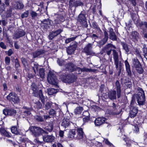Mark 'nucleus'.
Listing matches in <instances>:
<instances>
[{
    "mask_svg": "<svg viewBox=\"0 0 147 147\" xmlns=\"http://www.w3.org/2000/svg\"><path fill=\"white\" fill-rule=\"evenodd\" d=\"M69 8L72 10L73 7H74L75 8L78 6H82L84 4L82 2L80 1L77 0H68Z\"/></svg>",
    "mask_w": 147,
    "mask_h": 147,
    "instance_id": "nucleus-8",
    "label": "nucleus"
},
{
    "mask_svg": "<svg viewBox=\"0 0 147 147\" xmlns=\"http://www.w3.org/2000/svg\"><path fill=\"white\" fill-rule=\"evenodd\" d=\"M0 132L4 136L7 137H10V136L9 133L3 127H1L0 128Z\"/></svg>",
    "mask_w": 147,
    "mask_h": 147,
    "instance_id": "nucleus-36",
    "label": "nucleus"
},
{
    "mask_svg": "<svg viewBox=\"0 0 147 147\" xmlns=\"http://www.w3.org/2000/svg\"><path fill=\"white\" fill-rule=\"evenodd\" d=\"M136 68V69L137 71L139 74H142L143 72V69L141 67V66H139V67H137Z\"/></svg>",
    "mask_w": 147,
    "mask_h": 147,
    "instance_id": "nucleus-58",
    "label": "nucleus"
},
{
    "mask_svg": "<svg viewBox=\"0 0 147 147\" xmlns=\"http://www.w3.org/2000/svg\"><path fill=\"white\" fill-rule=\"evenodd\" d=\"M30 129L33 134L36 137L40 136L43 133L45 132V131L42 128L36 126L31 127Z\"/></svg>",
    "mask_w": 147,
    "mask_h": 147,
    "instance_id": "nucleus-6",
    "label": "nucleus"
},
{
    "mask_svg": "<svg viewBox=\"0 0 147 147\" xmlns=\"http://www.w3.org/2000/svg\"><path fill=\"white\" fill-rule=\"evenodd\" d=\"M63 31L61 29L57 30L55 31H53L49 33L48 38L50 40H52L54 38L57 36Z\"/></svg>",
    "mask_w": 147,
    "mask_h": 147,
    "instance_id": "nucleus-11",
    "label": "nucleus"
},
{
    "mask_svg": "<svg viewBox=\"0 0 147 147\" xmlns=\"http://www.w3.org/2000/svg\"><path fill=\"white\" fill-rule=\"evenodd\" d=\"M21 61L22 63L23 64L25 70L27 71H29V67L28 66V63L26 59L24 57L21 58Z\"/></svg>",
    "mask_w": 147,
    "mask_h": 147,
    "instance_id": "nucleus-32",
    "label": "nucleus"
},
{
    "mask_svg": "<svg viewBox=\"0 0 147 147\" xmlns=\"http://www.w3.org/2000/svg\"><path fill=\"white\" fill-rule=\"evenodd\" d=\"M23 108L26 110L22 113L23 115H24L25 116H28L31 114V111L32 110L31 108L26 106L24 107Z\"/></svg>",
    "mask_w": 147,
    "mask_h": 147,
    "instance_id": "nucleus-29",
    "label": "nucleus"
},
{
    "mask_svg": "<svg viewBox=\"0 0 147 147\" xmlns=\"http://www.w3.org/2000/svg\"><path fill=\"white\" fill-rule=\"evenodd\" d=\"M131 36L133 40H138L140 38V36L139 34L136 31H134L132 32Z\"/></svg>",
    "mask_w": 147,
    "mask_h": 147,
    "instance_id": "nucleus-25",
    "label": "nucleus"
},
{
    "mask_svg": "<svg viewBox=\"0 0 147 147\" xmlns=\"http://www.w3.org/2000/svg\"><path fill=\"white\" fill-rule=\"evenodd\" d=\"M115 87L116 90H111L108 92V97L111 100L116 99V93H117V96L118 98H120L121 96V90L120 84L118 80L116 81Z\"/></svg>",
    "mask_w": 147,
    "mask_h": 147,
    "instance_id": "nucleus-2",
    "label": "nucleus"
},
{
    "mask_svg": "<svg viewBox=\"0 0 147 147\" xmlns=\"http://www.w3.org/2000/svg\"><path fill=\"white\" fill-rule=\"evenodd\" d=\"M15 68L17 70L18 68L20 67V64L18 61V59L17 58H16L15 60Z\"/></svg>",
    "mask_w": 147,
    "mask_h": 147,
    "instance_id": "nucleus-47",
    "label": "nucleus"
},
{
    "mask_svg": "<svg viewBox=\"0 0 147 147\" xmlns=\"http://www.w3.org/2000/svg\"><path fill=\"white\" fill-rule=\"evenodd\" d=\"M30 14L32 18H34L37 16V14L36 12L33 11H31L30 12Z\"/></svg>",
    "mask_w": 147,
    "mask_h": 147,
    "instance_id": "nucleus-62",
    "label": "nucleus"
},
{
    "mask_svg": "<svg viewBox=\"0 0 147 147\" xmlns=\"http://www.w3.org/2000/svg\"><path fill=\"white\" fill-rule=\"evenodd\" d=\"M5 63L7 65H9L10 63V57L7 56L5 58Z\"/></svg>",
    "mask_w": 147,
    "mask_h": 147,
    "instance_id": "nucleus-55",
    "label": "nucleus"
},
{
    "mask_svg": "<svg viewBox=\"0 0 147 147\" xmlns=\"http://www.w3.org/2000/svg\"><path fill=\"white\" fill-rule=\"evenodd\" d=\"M31 66L34 72V76L36 74V70L37 71L39 68V65L37 63L35 62H33L31 64Z\"/></svg>",
    "mask_w": 147,
    "mask_h": 147,
    "instance_id": "nucleus-34",
    "label": "nucleus"
},
{
    "mask_svg": "<svg viewBox=\"0 0 147 147\" xmlns=\"http://www.w3.org/2000/svg\"><path fill=\"white\" fill-rule=\"evenodd\" d=\"M42 22L45 25V27H47L48 25L51 24V21L49 19L43 20Z\"/></svg>",
    "mask_w": 147,
    "mask_h": 147,
    "instance_id": "nucleus-41",
    "label": "nucleus"
},
{
    "mask_svg": "<svg viewBox=\"0 0 147 147\" xmlns=\"http://www.w3.org/2000/svg\"><path fill=\"white\" fill-rule=\"evenodd\" d=\"M142 51L144 57L147 55V47H144Z\"/></svg>",
    "mask_w": 147,
    "mask_h": 147,
    "instance_id": "nucleus-64",
    "label": "nucleus"
},
{
    "mask_svg": "<svg viewBox=\"0 0 147 147\" xmlns=\"http://www.w3.org/2000/svg\"><path fill=\"white\" fill-rule=\"evenodd\" d=\"M83 115L84 116L83 118V120L85 122H87L90 120V117L88 116H85V115H89L88 112L87 111H85L83 113Z\"/></svg>",
    "mask_w": 147,
    "mask_h": 147,
    "instance_id": "nucleus-37",
    "label": "nucleus"
},
{
    "mask_svg": "<svg viewBox=\"0 0 147 147\" xmlns=\"http://www.w3.org/2000/svg\"><path fill=\"white\" fill-rule=\"evenodd\" d=\"M75 71H76V73L78 74H80L83 72L82 71V68H81L79 67H77L76 66L75 69Z\"/></svg>",
    "mask_w": 147,
    "mask_h": 147,
    "instance_id": "nucleus-56",
    "label": "nucleus"
},
{
    "mask_svg": "<svg viewBox=\"0 0 147 147\" xmlns=\"http://www.w3.org/2000/svg\"><path fill=\"white\" fill-rule=\"evenodd\" d=\"M34 142L35 143L39 144H41L42 143V142L40 141V140L38 138H36L35 139Z\"/></svg>",
    "mask_w": 147,
    "mask_h": 147,
    "instance_id": "nucleus-63",
    "label": "nucleus"
},
{
    "mask_svg": "<svg viewBox=\"0 0 147 147\" xmlns=\"http://www.w3.org/2000/svg\"><path fill=\"white\" fill-rule=\"evenodd\" d=\"M14 98L12 101V102H13L14 103H18L19 102L20 98L16 94Z\"/></svg>",
    "mask_w": 147,
    "mask_h": 147,
    "instance_id": "nucleus-53",
    "label": "nucleus"
},
{
    "mask_svg": "<svg viewBox=\"0 0 147 147\" xmlns=\"http://www.w3.org/2000/svg\"><path fill=\"white\" fill-rule=\"evenodd\" d=\"M112 107V108L113 112V114L118 115L121 112V109L120 107H116L115 104L114 102L113 103Z\"/></svg>",
    "mask_w": 147,
    "mask_h": 147,
    "instance_id": "nucleus-18",
    "label": "nucleus"
},
{
    "mask_svg": "<svg viewBox=\"0 0 147 147\" xmlns=\"http://www.w3.org/2000/svg\"><path fill=\"white\" fill-rule=\"evenodd\" d=\"M45 51L43 50H37L33 53V57L34 58L38 57L44 54Z\"/></svg>",
    "mask_w": 147,
    "mask_h": 147,
    "instance_id": "nucleus-31",
    "label": "nucleus"
},
{
    "mask_svg": "<svg viewBox=\"0 0 147 147\" xmlns=\"http://www.w3.org/2000/svg\"><path fill=\"white\" fill-rule=\"evenodd\" d=\"M77 46V44L75 43L67 48L66 51L67 54L71 55L76 50Z\"/></svg>",
    "mask_w": 147,
    "mask_h": 147,
    "instance_id": "nucleus-14",
    "label": "nucleus"
},
{
    "mask_svg": "<svg viewBox=\"0 0 147 147\" xmlns=\"http://www.w3.org/2000/svg\"><path fill=\"white\" fill-rule=\"evenodd\" d=\"M57 62L58 64L60 66H63L65 64V61L64 60L59 59H57Z\"/></svg>",
    "mask_w": 147,
    "mask_h": 147,
    "instance_id": "nucleus-50",
    "label": "nucleus"
},
{
    "mask_svg": "<svg viewBox=\"0 0 147 147\" xmlns=\"http://www.w3.org/2000/svg\"><path fill=\"white\" fill-rule=\"evenodd\" d=\"M29 13V10L26 11L23 13L22 14L21 17L22 18L28 17Z\"/></svg>",
    "mask_w": 147,
    "mask_h": 147,
    "instance_id": "nucleus-51",
    "label": "nucleus"
},
{
    "mask_svg": "<svg viewBox=\"0 0 147 147\" xmlns=\"http://www.w3.org/2000/svg\"><path fill=\"white\" fill-rule=\"evenodd\" d=\"M133 63L136 68L141 66L140 63L137 59H134L133 60Z\"/></svg>",
    "mask_w": 147,
    "mask_h": 147,
    "instance_id": "nucleus-39",
    "label": "nucleus"
},
{
    "mask_svg": "<svg viewBox=\"0 0 147 147\" xmlns=\"http://www.w3.org/2000/svg\"><path fill=\"white\" fill-rule=\"evenodd\" d=\"M113 58L116 68L118 69L121 68L123 65L122 61L121 60H119L118 53L116 51H113Z\"/></svg>",
    "mask_w": 147,
    "mask_h": 147,
    "instance_id": "nucleus-7",
    "label": "nucleus"
},
{
    "mask_svg": "<svg viewBox=\"0 0 147 147\" xmlns=\"http://www.w3.org/2000/svg\"><path fill=\"white\" fill-rule=\"evenodd\" d=\"M24 5L21 3L18 2L16 3V5L15 7V8L16 9H21L23 8Z\"/></svg>",
    "mask_w": 147,
    "mask_h": 147,
    "instance_id": "nucleus-42",
    "label": "nucleus"
},
{
    "mask_svg": "<svg viewBox=\"0 0 147 147\" xmlns=\"http://www.w3.org/2000/svg\"><path fill=\"white\" fill-rule=\"evenodd\" d=\"M39 74L41 78H43L44 77L45 72L44 69L42 68H40L39 69Z\"/></svg>",
    "mask_w": 147,
    "mask_h": 147,
    "instance_id": "nucleus-52",
    "label": "nucleus"
},
{
    "mask_svg": "<svg viewBox=\"0 0 147 147\" xmlns=\"http://www.w3.org/2000/svg\"><path fill=\"white\" fill-rule=\"evenodd\" d=\"M84 133L82 128L77 129L76 131V139L80 140L84 137Z\"/></svg>",
    "mask_w": 147,
    "mask_h": 147,
    "instance_id": "nucleus-15",
    "label": "nucleus"
},
{
    "mask_svg": "<svg viewBox=\"0 0 147 147\" xmlns=\"http://www.w3.org/2000/svg\"><path fill=\"white\" fill-rule=\"evenodd\" d=\"M124 140L126 142V144L127 146H131L132 145L133 143L130 140H126V139H125V138L124 139Z\"/></svg>",
    "mask_w": 147,
    "mask_h": 147,
    "instance_id": "nucleus-48",
    "label": "nucleus"
},
{
    "mask_svg": "<svg viewBox=\"0 0 147 147\" xmlns=\"http://www.w3.org/2000/svg\"><path fill=\"white\" fill-rule=\"evenodd\" d=\"M5 68L7 70V74L8 75L10 73H11V67L8 65H7V66H5Z\"/></svg>",
    "mask_w": 147,
    "mask_h": 147,
    "instance_id": "nucleus-61",
    "label": "nucleus"
},
{
    "mask_svg": "<svg viewBox=\"0 0 147 147\" xmlns=\"http://www.w3.org/2000/svg\"><path fill=\"white\" fill-rule=\"evenodd\" d=\"M96 71V70L95 69H91L86 68L85 67H84L82 68V71L83 72H95Z\"/></svg>",
    "mask_w": 147,
    "mask_h": 147,
    "instance_id": "nucleus-43",
    "label": "nucleus"
},
{
    "mask_svg": "<svg viewBox=\"0 0 147 147\" xmlns=\"http://www.w3.org/2000/svg\"><path fill=\"white\" fill-rule=\"evenodd\" d=\"M92 25L93 27L96 29L97 30L101 31V30L99 27L98 26L97 23L95 22H94L92 23Z\"/></svg>",
    "mask_w": 147,
    "mask_h": 147,
    "instance_id": "nucleus-49",
    "label": "nucleus"
},
{
    "mask_svg": "<svg viewBox=\"0 0 147 147\" xmlns=\"http://www.w3.org/2000/svg\"><path fill=\"white\" fill-rule=\"evenodd\" d=\"M104 37L99 42V44L100 47L105 45L107 42L108 39V34L106 31H104Z\"/></svg>",
    "mask_w": 147,
    "mask_h": 147,
    "instance_id": "nucleus-12",
    "label": "nucleus"
},
{
    "mask_svg": "<svg viewBox=\"0 0 147 147\" xmlns=\"http://www.w3.org/2000/svg\"><path fill=\"white\" fill-rule=\"evenodd\" d=\"M48 82L51 84L57 86L58 84V80L55 75L51 71H49L47 78Z\"/></svg>",
    "mask_w": 147,
    "mask_h": 147,
    "instance_id": "nucleus-5",
    "label": "nucleus"
},
{
    "mask_svg": "<svg viewBox=\"0 0 147 147\" xmlns=\"http://www.w3.org/2000/svg\"><path fill=\"white\" fill-rule=\"evenodd\" d=\"M46 130L49 132H51L53 128V125L52 123H50L46 127Z\"/></svg>",
    "mask_w": 147,
    "mask_h": 147,
    "instance_id": "nucleus-44",
    "label": "nucleus"
},
{
    "mask_svg": "<svg viewBox=\"0 0 147 147\" xmlns=\"http://www.w3.org/2000/svg\"><path fill=\"white\" fill-rule=\"evenodd\" d=\"M16 95V94L14 93H10L7 97V100L11 102H12V101L15 98L14 97Z\"/></svg>",
    "mask_w": 147,
    "mask_h": 147,
    "instance_id": "nucleus-35",
    "label": "nucleus"
},
{
    "mask_svg": "<svg viewBox=\"0 0 147 147\" xmlns=\"http://www.w3.org/2000/svg\"><path fill=\"white\" fill-rule=\"evenodd\" d=\"M76 131L74 129L70 131L68 135V138L70 140H76Z\"/></svg>",
    "mask_w": 147,
    "mask_h": 147,
    "instance_id": "nucleus-20",
    "label": "nucleus"
},
{
    "mask_svg": "<svg viewBox=\"0 0 147 147\" xmlns=\"http://www.w3.org/2000/svg\"><path fill=\"white\" fill-rule=\"evenodd\" d=\"M138 89L139 92L133 96L131 104H133L135 100H136L139 105H143L144 104L145 100L144 92L141 88H138Z\"/></svg>",
    "mask_w": 147,
    "mask_h": 147,
    "instance_id": "nucleus-1",
    "label": "nucleus"
},
{
    "mask_svg": "<svg viewBox=\"0 0 147 147\" xmlns=\"http://www.w3.org/2000/svg\"><path fill=\"white\" fill-rule=\"evenodd\" d=\"M52 105V103L51 102H47L45 106V110H48L51 107Z\"/></svg>",
    "mask_w": 147,
    "mask_h": 147,
    "instance_id": "nucleus-45",
    "label": "nucleus"
},
{
    "mask_svg": "<svg viewBox=\"0 0 147 147\" xmlns=\"http://www.w3.org/2000/svg\"><path fill=\"white\" fill-rule=\"evenodd\" d=\"M83 107H78L76 108L74 110V113L76 114H79L81 113L83 110Z\"/></svg>",
    "mask_w": 147,
    "mask_h": 147,
    "instance_id": "nucleus-40",
    "label": "nucleus"
},
{
    "mask_svg": "<svg viewBox=\"0 0 147 147\" xmlns=\"http://www.w3.org/2000/svg\"><path fill=\"white\" fill-rule=\"evenodd\" d=\"M36 107L38 109L41 108L42 107V105L39 101H38L36 103Z\"/></svg>",
    "mask_w": 147,
    "mask_h": 147,
    "instance_id": "nucleus-59",
    "label": "nucleus"
},
{
    "mask_svg": "<svg viewBox=\"0 0 147 147\" xmlns=\"http://www.w3.org/2000/svg\"><path fill=\"white\" fill-rule=\"evenodd\" d=\"M92 44L91 43H88L86 45L84 48L83 51L87 55H89L93 54V52L92 50Z\"/></svg>",
    "mask_w": 147,
    "mask_h": 147,
    "instance_id": "nucleus-10",
    "label": "nucleus"
},
{
    "mask_svg": "<svg viewBox=\"0 0 147 147\" xmlns=\"http://www.w3.org/2000/svg\"><path fill=\"white\" fill-rule=\"evenodd\" d=\"M82 11L78 15V20L81 24L85 23L86 22V19L85 15L82 13Z\"/></svg>",
    "mask_w": 147,
    "mask_h": 147,
    "instance_id": "nucleus-24",
    "label": "nucleus"
},
{
    "mask_svg": "<svg viewBox=\"0 0 147 147\" xmlns=\"http://www.w3.org/2000/svg\"><path fill=\"white\" fill-rule=\"evenodd\" d=\"M70 124V121L69 119L64 118L62 120L61 125L65 128L68 127Z\"/></svg>",
    "mask_w": 147,
    "mask_h": 147,
    "instance_id": "nucleus-21",
    "label": "nucleus"
},
{
    "mask_svg": "<svg viewBox=\"0 0 147 147\" xmlns=\"http://www.w3.org/2000/svg\"><path fill=\"white\" fill-rule=\"evenodd\" d=\"M32 89L33 91V94L35 96H39L42 103L43 104L45 102V97L42 94L41 90H38L37 86L35 83H32L31 85Z\"/></svg>",
    "mask_w": 147,
    "mask_h": 147,
    "instance_id": "nucleus-3",
    "label": "nucleus"
},
{
    "mask_svg": "<svg viewBox=\"0 0 147 147\" xmlns=\"http://www.w3.org/2000/svg\"><path fill=\"white\" fill-rule=\"evenodd\" d=\"M48 94L49 95H52L56 93L57 92V90L53 88H50L48 89Z\"/></svg>",
    "mask_w": 147,
    "mask_h": 147,
    "instance_id": "nucleus-38",
    "label": "nucleus"
},
{
    "mask_svg": "<svg viewBox=\"0 0 147 147\" xmlns=\"http://www.w3.org/2000/svg\"><path fill=\"white\" fill-rule=\"evenodd\" d=\"M121 45H122L123 49L125 51V53L128 54L129 51V49L128 45L125 42H121Z\"/></svg>",
    "mask_w": 147,
    "mask_h": 147,
    "instance_id": "nucleus-30",
    "label": "nucleus"
},
{
    "mask_svg": "<svg viewBox=\"0 0 147 147\" xmlns=\"http://www.w3.org/2000/svg\"><path fill=\"white\" fill-rule=\"evenodd\" d=\"M64 18L63 16L61 15L58 16L57 18L54 20V24H57L60 23L61 22L64 21Z\"/></svg>",
    "mask_w": 147,
    "mask_h": 147,
    "instance_id": "nucleus-28",
    "label": "nucleus"
},
{
    "mask_svg": "<svg viewBox=\"0 0 147 147\" xmlns=\"http://www.w3.org/2000/svg\"><path fill=\"white\" fill-rule=\"evenodd\" d=\"M138 113V110L136 108H133L130 112V116L131 118L135 117Z\"/></svg>",
    "mask_w": 147,
    "mask_h": 147,
    "instance_id": "nucleus-33",
    "label": "nucleus"
},
{
    "mask_svg": "<svg viewBox=\"0 0 147 147\" xmlns=\"http://www.w3.org/2000/svg\"><path fill=\"white\" fill-rule=\"evenodd\" d=\"M3 113L5 115L14 116L16 114V111L12 109H5L3 110Z\"/></svg>",
    "mask_w": 147,
    "mask_h": 147,
    "instance_id": "nucleus-9",
    "label": "nucleus"
},
{
    "mask_svg": "<svg viewBox=\"0 0 147 147\" xmlns=\"http://www.w3.org/2000/svg\"><path fill=\"white\" fill-rule=\"evenodd\" d=\"M106 120V119L104 117L97 118L94 121L95 125L97 126H100L104 123Z\"/></svg>",
    "mask_w": 147,
    "mask_h": 147,
    "instance_id": "nucleus-16",
    "label": "nucleus"
},
{
    "mask_svg": "<svg viewBox=\"0 0 147 147\" xmlns=\"http://www.w3.org/2000/svg\"><path fill=\"white\" fill-rule=\"evenodd\" d=\"M113 48L116 49V47L111 44H108L105 46L102 49V53H106L108 56H109L111 54L112 51H113H113H116L115 49H113Z\"/></svg>",
    "mask_w": 147,
    "mask_h": 147,
    "instance_id": "nucleus-4",
    "label": "nucleus"
},
{
    "mask_svg": "<svg viewBox=\"0 0 147 147\" xmlns=\"http://www.w3.org/2000/svg\"><path fill=\"white\" fill-rule=\"evenodd\" d=\"M137 26L140 27H143L144 26L145 28H147V23L146 22H139L137 23ZM143 30V31L145 32L144 30ZM143 34H144V37L147 38V34L145 33V32H143Z\"/></svg>",
    "mask_w": 147,
    "mask_h": 147,
    "instance_id": "nucleus-27",
    "label": "nucleus"
},
{
    "mask_svg": "<svg viewBox=\"0 0 147 147\" xmlns=\"http://www.w3.org/2000/svg\"><path fill=\"white\" fill-rule=\"evenodd\" d=\"M56 114V112L53 109H51L49 112V115L53 116Z\"/></svg>",
    "mask_w": 147,
    "mask_h": 147,
    "instance_id": "nucleus-60",
    "label": "nucleus"
},
{
    "mask_svg": "<svg viewBox=\"0 0 147 147\" xmlns=\"http://www.w3.org/2000/svg\"><path fill=\"white\" fill-rule=\"evenodd\" d=\"M76 66L73 63H69L66 65V69L67 71H69L72 72L75 71V69Z\"/></svg>",
    "mask_w": 147,
    "mask_h": 147,
    "instance_id": "nucleus-23",
    "label": "nucleus"
},
{
    "mask_svg": "<svg viewBox=\"0 0 147 147\" xmlns=\"http://www.w3.org/2000/svg\"><path fill=\"white\" fill-rule=\"evenodd\" d=\"M11 130L12 132L14 134L18 135L19 134L17 128L16 127H12L11 128Z\"/></svg>",
    "mask_w": 147,
    "mask_h": 147,
    "instance_id": "nucleus-46",
    "label": "nucleus"
},
{
    "mask_svg": "<svg viewBox=\"0 0 147 147\" xmlns=\"http://www.w3.org/2000/svg\"><path fill=\"white\" fill-rule=\"evenodd\" d=\"M125 65L127 75L129 77H131L132 75L131 72L129 64L127 60L125 61Z\"/></svg>",
    "mask_w": 147,
    "mask_h": 147,
    "instance_id": "nucleus-26",
    "label": "nucleus"
},
{
    "mask_svg": "<svg viewBox=\"0 0 147 147\" xmlns=\"http://www.w3.org/2000/svg\"><path fill=\"white\" fill-rule=\"evenodd\" d=\"M76 37H74L67 38L65 40V43L67 44L69 42L73 41L76 39Z\"/></svg>",
    "mask_w": 147,
    "mask_h": 147,
    "instance_id": "nucleus-54",
    "label": "nucleus"
},
{
    "mask_svg": "<svg viewBox=\"0 0 147 147\" xmlns=\"http://www.w3.org/2000/svg\"><path fill=\"white\" fill-rule=\"evenodd\" d=\"M77 77L75 75L72 74H68L65 77V80L69 83L73 82L77 79Z\"/></svg>",
    "mask_w": 147,
    "mask_h": 147,
    "instance_id": "nucleus-13",
    "label": "nucleus"
},
{
    "mask_svg": "<svg viewBox=\"0 0 147 147\" xmlns=\"http://www.w3.org/2000/svg\"><path fill=\"white\" fill-rule=\"evenodd\" d=\"M36 120L39 122H42L44 121V119L41 116L37 115L35 117Z\"/></svg>",
    "mask_w": 147,
    "mask_h": 147,
    "instance_id": "nucleus-57",
    "label": "nucleus"
},
{
    "mask_svg": "<svg viewBox=\"0 0 147 147\" xmlns=\"http://www.w3.org/2000/svg\"><path fill=\"white\" fill-rule=\"evenodd\" d=\"M108 30L109 32V38L113 40H117V38L116 35L113 31V29L111 28H109Z\"/></svg>",
    "mask_w": 147,
    "mask_h": 147,
    "instance_id": "nucleus-17",
    "label": "nucleus"
},
{
    "mask_svg": "<svg viewBox=\"0 0 147 147\" xmlns=\"http://www.w3.org/2000/svg\"><path fill=\"white\" fill-rule=\"evenodd\" d=\"M26 34L24 31L22 30H19L13 36V38L16 39L24 36Z\"/></svg>",
    "mask_w": 147,
    "mask_h": 147,
    "instance_id": "nucleus-19",
    "label": "nucleus"
},
{
    "mask_svg": "<svg viewBox=\"0 0 147 147\" xmlns=\"http://www.w3.org/2000/svg\"><path fill=\"white\" fill-rule=\"evenodd\" d=\"M42 138L43 140L46 142H52L54 139V137L52 136H42L41 138Z\"/></svg>",
    "mask_w": 147,
    "mask_h": 147,
    "instance_id": "nucleus-22",
    "label": "nucleus"
}]
</instances>
